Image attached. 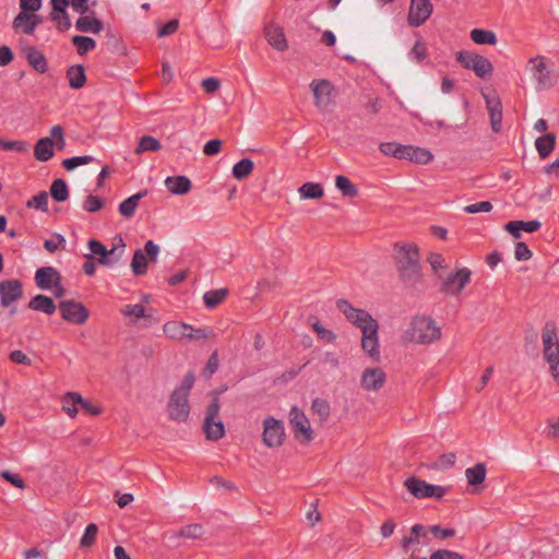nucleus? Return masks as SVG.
Wrapping results in <instances>:
<instances>
[{"instance_id": "f257e3e1", "label": "nucleus", "mask_w": 559, "mask_h": 559, "mask_svg": "<svg viewBox=\"0 0 559 559\" xmlns=\"http://www.w3.org/2000/svg\"><path fill=\"white\" fill-rule=\"evenodd\" d=\"M337 309L345 318L361 333V348L373 361L380 359L379 323L364 309L353 307L347 300L340 299L336 302Z\"/></svg>"}, {"instance_id": "f03ea898", "label": "nucleus", "mask_w": 559, "mask_h": 559, "mask_svg": "<svg viewBox=\"0 0 559 559\" xmlns=\"http://www.w3.org/2000/svg\"><path fill=\"white\" fill-rule=\"evenodd\" d=\"M394 257L402 280L407 283H416L420 278L418 248L413 243H396Z\"/></svg>"}, {"instance_id": "7ed1b4c3", "label": "nucleus", "mask_w": 559, "mask_h": 559, "mask_svg": "<svg viewBox=\"0 0 559 559\" xmlns=\"http://www.w3.org/2000/svg\"><path fill=\"white\" fill-rule=\"evenodd\" d=\"M441 337V329L430 317L416 316L405 331V340L415 344H430Z\"/></svg>"}, {"instance_id": "20e7f679", "label": "nucleus", "mask_w": 559, "mask_h": 559, "mask_svg": "<svg viewBox=\"0 0 559 559\" xmlns=\"http://www.w3.org/2000/svg\"><path fill=\"white\" fill-rule=\"evenodd\" d=\"M379 150L385 156L406 159L423 165L429 164L433 159V155L430 151L414 145L385 142L380 144Z\"/></svg>"}, {"instance_id": "39448f33", "label": "nucleus", "mask_w": 559, "mask_h": 559, "mask_svg": "<svg viewBox=\"0 0 559 559\" xmlns=\"http://www.w3.org/2000/svg\"><path fill=\"white\" fill-rule=\"evenodd\" d=\"M548 64V58L542 55L531 57L525 64V71L534 80L536 91L550 90L554 86Z\"/></svg>"}, {"instance_id": "423d86ee", "label": "nucleus", "mask_w": 559, "mask_h": 559, "mask_svg": "<svg viewBox=\"0 0 559 559\" xmlns=\"http://www.w3.org/2000/svg\"><path fill=\"white\" fill-rule=\"evenodd\" d=\"M219 402L215 397L206 407L203 430L207 440L218 441L225 436V426L219 419Z\"/></svg>"}, {"instance_id": "0eeeda50", "label": "nucleus", "mask_w": 559, "mask_h": 559, "mask_svg": "<svg viewBox=\"0 0 559 559\" xmlns=\"http://www.w3.org/2000/svg\"><path fill=\"white\" fill-rule=\"evenodd\" d=\"M63 150L66 140L63 129L61 126L56 124L50 130V136L37 140V160L47 162L55 155L53 147Z\"/></svg>"}, {"instance_id": "6e6552de", "label": "nucleus", "mask_w": 559, "mask_h": 559, "mask_svg": "<svg viewBox=\"0 0 559 559\" xmlns=\"http://www.w3.org/2000/svg\"><path fill=\"white\" fill-rule=\"evenodd\" d=\"M543 353L545 360L549 364L550 371L559 366V338L555 324L547 322L542 333Z\"/></svg>"}, {"instance_id": "1a4fd4ad", "label": "nucleus", "mask_w": 559, "mask_h": 559, "mask_svg": "<svg viewBox=\"0 0 559 559\" xmlns=\"http://www.w3.org/2000/svg\"><path fill=\"white\" fill-rule=\"evenodd\" d=\"M456 60L463 68L473 70L478 78L485 79L492 74V63L484 56L461 50L456 53Z\"/></svg>"}, {"instance_id": "9d476101", "label": "nucleus", "mask_w": 559, "mask_h": 559, "mask_svg": "<svg viewBox=\"0 0 559 559\" xmlns=\"http://www.w3.org/2000/svg\"><path fill=\"white\" fill-rule=\"evenodd\" d=\"M21 12L14 17L12 27L17 34L35 33V0H20Z\"/></svg>"}, {"instance_id": "9b49d317", "label": "nucleus", "mask_w": 559, "mask_h": 559, "mask_svg": "<svg viewBox=\"0 0 559 559\" xmlns=\"http://www.w3.org/2000/svg\"><path fill=\"white\" fill-rule=\"evenodd\" d=\"M159 247L153 240H147L144 249L135 250L131 260V270L135 276L144 275L147 272V262H156Z\"/></svg>"}, {"instance_id": "f8f14e48", "label": "nucleus", "mask_w": 559, "mask_h": 559, "mask_svg": "<svg viewBox=\"0 0 559 559\" xmlns=\"http://www.w3.org/2000/svg\"><path fill=\"white\" fill-rule=\"evenodd\" d=\"M405 488L417 499L437 498L441 499L447 489L439 485L428 484L417 477H408L404 481Z\"/></svg>"}, {"instance_id": "ddd939ff", "label": "nucleus", "mask_w": 559, "mask_h": 559, "mask_svg": "<svg viewBox=\"0 0 559 559\" xmlns=\"http://www.w3.org/2000/svg\"><path fill=\"white\" fill-rule=\"evenodd\" d=\"M472 272L467 267H461L456 272L451 273L441 283L440 292L450 295L459 296L465 286L471 282Z\"/></svg>"}, {"instance_id": "4468645a", "label": "nucleus", "mask_w": 559, "mask_h": 559, "mask_svg": "<svg viewBox=\"0 0 559 559\" xmlns=\"http://www.w3.org/2000/svg\"><path fill=\"white\" fill-rule=\"evenodd\" d=\"M60 280V274L51 266L37 269V287L50 290L57 298L64 295V288Z\"/></svg>"}, {"instance_id": "2eb2a0df", "label": "nucleus", "mask_w": 559, "mask_h": 559, "mask_svg": "<svg viewBox=\"0 0 559 559\" xmlns=\"http://www.w3.org/2000/svg\"><path fill=\"white\" fill-rule=\"evenodd\" d=\"M168 416L177 423H186L190 415L189 396L174 391L167 404Z\"/></svg>"}, {"instance_id": "dca6fc26", "label": "nucleus", "mask_w": 559, "mask_h": 559, "mask_svg": "<svg viewBox=\"0 0 559 559\" xmlns=\"http://www.w3.org/2000/svg\"><path fill=\"white\" fill-rule=\"evenodd\" d=\"M263 443L269 448L280 447L285 439L284 424L280 419L270 416L263 421Z\"/></svg>"}, {"instance_id": "f3484780", "label": "nucleus", "mask_w": 559, "mask_h": 559, "mask_svg": "<svg viewBox=\"0 0 559 559\" xmlns=\"http://www.w3.org/2000/svg\"><path fill=\"white\" fill-rule=\"evenodd\" d=\"M431 0H411L407 24L412 27L421 26L432 14Z\"/></svg>"}, {"instance_id": "a211bd4d", "label": "nucleus", "mask_w": 559, "mask_h": 559, "mask_svg": "<svg viewBox=\"0 0 559 559\" xmlns=\"http://www.w3.org/2000/svg\"><path fill=\"white\" fill-rule=\"evenodd\" d=\"M290 425L295 438L302 443H308L313 439L311 426L306 415L297 407H293L289 413Z\"/></svg>"}, {"instance_id": "6ab92c4d", "label": "nucleus", "mask_w": 559, "mask_h": 559, "mask_svg": "<svg viewBox=\"0 0 559 559\" xmlns=\"http://www.w3.org/2000/svg\"><path fill=\"white\" fill-rule=\"evenodd\" d=\"M310 88L313 93L314 104L320 111H325L332 104V94L334 86L328 80H313L310 83Z\"/></svg>"}, {"instance_id": "aec40b11", "label": "nucleus", "mask_w": 559, "mask_h": 559, "mask_svg": "<svg viewBox=\"0 0 559 559\" xmlns=\"http://www.w3.org/2000/svg\"><path fill=\"white\" fill-rule=\"evenodd\" d=\"M59 311L66 321L73 324H83L88 318L87 309L73 300H63L59 305Z\"/></svg>"}, {"instance_id": "412c9836", "label": "nucleus", "mask_w": 559, "mask_h": 559, "mask_svg": "<svg viewBox=\"0 0 559 559\" xmlns=\"http://www.w3.org/2000/svg\"><path fill=\"white\" fill-rule=\"evenodd\" d=\"M486 108L490 118L491 130L495 133L501 131L502 127V104L498 95H484Z\"/></svg>"}, {"instance_id": "4be33fe9", "label": "nucleus", "mask_w": 559, "mask_h": 559, "mask_svg": "<svg viewBox=\"0 0 559 559\" xmlns=\"http://www.w3.org/2000/svg\"><path fill=\"white\" fill-rule=\"evenodd\" d=\"M126 243L121 236H117L110 249L105 248L103 253L98 254V263L105 266H111L120 261L124 253Z\"/></svg>"}, {"instance_id": "5701e85b", "label": "nucleus", "mask_w": 559, "mask_h": 559, "mask_svg": "<svg viewBox=\"0 0 559 559\" xmlns=\"http://www.w3.org/2000/svg\"><path fill=\"white\" fill-rule=\"evenodd\" d=\"M22 297V285L17 280H8L0 283V304L8 307Z\"/></svg>"}, {"instance_id": "b1692460", "label": "nucleus", "mask_w": 559, "mask_h": 559, "mask_svg": "<svg viewBox=\"0 0 559 559\" xmlns=\"http://www.w3.org/2000/svg\"><path fill=\"white\" fill-rule=\"evenodd\" d=\"M385 373L381 368H368L362 372L361 386L366 391H379L385 382Z\"/></svg>"}, {"instance_id": "393cba45", "label": "nucleus", "mask_w": 559, "mask_h": 559, "mask_svg": "<svg viewBox=\"0 0 559 559\" xmlns=\"http://www.w3.org/2000/svg\"><path fill=\"white\" fill-rule=\"evenodd\" d=\"M90 14H83L75 21V29L80 33L99 34L104 29V23L94 16V12L90 10Z\"/></svg>"}, {"instance_id": "a878e982", "label": "nucleus", "mask_w": 559, "mask_h": 559, "mask_svg": "<svg viewBox=\"0 0 559 559\" xmlns=\"http://www.w3.org/2000/svg\"><path fill=\"white\" fill-rule=\"evenodd\" d=\"M163 331L165 335L175 341L187 340L188 331H193V326L179 321H168L164 324Z\"/></svg>"}, {"instance_id": "bb28decb", "label": "nucleus", "mask_w": 559, "mask_h": 559, "mask_svg": "<svg viewBox=\"0 0 559 559\" xmlns=\"http://www.w3.org/2000/svg\"><path fill=\"white\" fill-rule=\"evenodd\" d=\"M166 188L177 195H182L191 190V181L186 176L167 177L165 180Z\"/></svg>"}, {"instance_id": "cd10ccee", "label": "nucleus", "mask_w": 559, "mask_h": 559, "mask_svg": "<svg viewBox=\"0 0 559 559\" xmlns=\"http://www.w3.org/2000/svg\"><path fill=\"white\" fill-rule=\"evenodd\" d=\"M265 36L267 43L276 50L284 51L287 49V40L282 28L277 26H267L265 28Z\"/></svg>"}, {"instance_id": "c85d7f7f", "label": "nucleus", "mask_w": 559, "mask_h": 559, "mask_svg": "<svg viewBox=\"0 0 559 559\" xmlns=\"http://www.w3.org/2000/svg\"><path fill=\"white\" fill-rule=\"evenodd\" d=\"M62 409L71 417H75L79 413V408L81 403H83V397L81 394L76 392H68L63 395L62 400Z\"/></svg>"}, {"instance_id": "c756f323", "label": "nucleus", "mask_w": 559, "mask_h": 559, "mask_svg": "<svg viewBox=\"0 0 559 559\" xmlns=\"http://www.w3.org/2000/svg\"><path fill=\"white\" fill-rule=\"evenodd\" d=\"M556 144V136L554 133H547L536 139L535 147L540 158H547L554 151Z\"/></svg>"}, {"instance_id": "7c9ffc66", "label": "nucleus", "mask_w": 559, "mask_h": 559, "mask_svg": "<svg viewBox=\"0 0 559 559\" xmlns=\"http://www.w3.org/2000/svg\"><path fill=\"white\" fill-rule=\"evenodd\" d=\"M146 193H147V191L143 190V191H140V192L127 198L126 200H123L119 204L120 214L124 217H131L134 214L140 200L142 198H144L146 195Z\"/></svg>"}, {"instance_id": "2f4dec72", "label": "nucleus", "mask_w": 559, "mask_h": 559, "mask_svg": "<svg viewBox=\"0 0 559 559\" xmlns=\"http://www.w3.org/2000/svg\"><path fill=\"white\" fill-rule=\"evenodd\" d=\"M67 76L69 80V85L74 90L83 87L86 82L85 71L81 64L71 66L68 69Z\"/></svg>"}, {"instance_id": "473e14b6", "label": "nucleus", "mask_w": 559, "mask_h": 559, "mask_svg": "<svg viewBox=\"0 0 559 559\" xmlns=\"http://www.w3.org/2000/svg\"><path fill=\"white\" fill-rule=\"evenodd\" d=\"M486 473L487 469L484 463H477L476 465L466 468L465 476L468 485L477 486L484 483Z\"/></svg>"}, {"instance_id": "72a5a7b5", "label": "nucleus", "mask_w": 559, "mask_h": 559, "mask_svg": "<svg viewBox=\"0 0 559 559\" xmlns=\"http://www.w3.org/2000/svg\"><path fill=\"white\" fill-rule=\"evenodd\" d=\"M426 537L427 531L424 525L421 524H414L411 527V535L404 536L401 540L402 548L406 551L408 548L414 544H419V537Z\"/></svg>"}, {"instance_id": "f704fd0d", "label": "nucleus", "mask_w": 559, "mask_h": 559, "mask_svg": "<svg viewBox=\"0 0 559 559\" xmlns=\"http://www.w3.org/2000/svg\"><path fill=\"white\" fill-rule=\"evenodd\" d=\"M471 39L478 45H496L497 36L492 31L474 28L471 32Z\"/></svg>"}, {"instance_id": "c9c22d12", "label": "nucleus", "mask_w": 559, "mask_h": 559, "mask_svg": "<svg viewBox=\"0 0 559 559\" xmlns=\"http://www.w3.org/2000/svg\"><path fill=\"white\" fill-rule=\"evenodd\" d=\"M72 44L76 49L79 56H84L88 51L94 50L96 41L88 36L75 35L72 37Z\"/></svg>"}, {"instance_id": "e433bc0d", "label": "nucleus", "mask_w": 559, "mask_h": 559, "mask_svg": "<svg viewBox=\"0 0 559 559\" xmlns=\"http://www.w3.org/2000/svg\"><path fill=\"white\" fill-rule=\"evenodd\" d=\"M50 195L57 202H64L69 198V189L64 179H55L50 187Z\"/></svg>"}, {"instance_id": "4c0bfd02", "label": "nucleus", "mask_w": 559, "mask_h": 559, "mask_svg": "<svg viewBox=\"0 0 559 559\" xmlns=\"http://www.w3.org/2000/svg\"><path fill=\"white\" fill-rule=\"evenodd\" d=\"M301 199H320L323 197V188L320 183L306 182L299 188Z\"/></svg>"}, {"instance_id": "58836bf2", "label": "nucleus", "mask_w": 559, "mask_h": 559, "mask_svg": "<svg viewBox=\"0 0 559 559\" xmlns=\"http://www.w3.org/2000/svg\"><path fill=\"white\" fill-rule=\"evenodd\" d=\"M428 56V50L426 45L421 39L416 40L412 49L407 52V58L409 61L420 64Z\"/></svg>"}, {"instance_id": "ea45409f", "label": "nucleus", "mask_w": 559, "mask_h": 559, "mask_svg": "<svg viewBox=\"0 0 559 559\" xmlns=\"http://www.w3.org/2000/svg\"><path fill=\"white\" fill-rule=\"evenodd\" d=\"M335 186L344 197L354 198L358 194V189L356 186L343 175L336 176Z\"/></svg>"}, {"instance_id": "a19ab883", "label": "nucleus", "mask_w": 559, "mask_h": 559, "mask_svg": "<svg viewBox=\"0 0 559 559\" xmlns=\"http://www.w3.org/2000/svg\"><path fill=\"white\" fill-rule=\"evenodd\" d=\"M253 167L254 165L251 159L242 158L234 165L233 176L238 180H242L252 173Z\"/></svg>"}, {"instance_id": "79ce46f5", "label": "nucleus", "mask_w": 559, "mask_h": 559, "mask_svg": "<svg viewBox=\"0 0 559 559\" xmlns=\"http://www.w3.org/2000/svg\"><path fill=\"white\" fill-rule=\"evenodd\" d=\"M226 295H227V289H225V288L206 292L203 296V301H204L205 307L209 309L215 308L224 300Z\"/></svg>"}, {"instance_id": "37998d69", "label": "nucleus", "mask_w": 559, "mask_h": 559, "mask_svg": "<svg viewBox=\"0 0 559 559\" xmlns=\"http://www.w3.org/2000/svg\"><path fill=\"white\" fill-rule=\"evenodd\" d=\"M204 534L203 526L201 524H189L181 527L174 536L183 537L188 539H198Z\"/></svg>"}, {"instance_id": "c03bdc74", "label": "nucleus", "mask_w": 559, "mask_h": 559, "mask_svg": "<svg viewBox=\"0 0 559 559\" xmlns=\"http://www.w3.org/2000/svg\"><path fill=\"white\" fill-rule=\"evenodd\" d=\"M50 19L56 24V27L60 32H66L72 26V23H71V20H70V16H69L67 10L55 11V12L51 11Z\"/></svg>"}, {"instance_id": "a18cd8bd", "label": "nucleus", "mask_w": 559, "mask_h": 559, "mask_svg": "<svg viewBox=\"0 0 559 559\" xmlns=\"http://www.w3.org/2000/svg\"><path fill=\"white\" fill-rule=\"evenodd\" d=\"M160 143L157 139L151 135H144L140 139L138 147L135 150L136 153L143 152H156L160 148Z\"/></svg>"}, {"instance_id": "49530a36", "label": "nucleus", "mask_w": 559, "mask_h": 559, "mask_svg": "<svg viewBox=\"0 0 559 559\" xmlns=\"http://www.w3.org/2000/svg\"><path fill=\"white\" fill-rule=\"evenodd\" d=\"M94 160V157L91 155H84V156H74L70 158H66L62 162V166L67 170H73L79 166L87 165Z\"/></svg>"}, {"instance_id": "de8ad7c7", "label": "nucleus", "mask_w": 559, "mask_h": 559, "mask_svg": "<svg viewBox=\"0 0 559 559\" xmlns=\"http://www.w3.org/2000/svg\"><path fill=\"white\" fill-rule=\"evenodd\" d=\"M98 527L96 524L91 523L85 527V531L81 537L80 544L82 547H91L96 539Z\"/></svg>"}, {"instance_id": "09e8293b", "label": "nucleus", "mask_w": 559, "mask_h": 559, "mask_svg": "<svg viewBox=\"0 0 559 559\" xmlns=\"http://www.w3.org/2000/svg\"><path fill=\"white\" fill-rule=\"evenodd\" d=\"M66 245V239L60 234H53L49 239L44 241V248L50 252H56L59 248Z\"/></svg>"}, {"instance_id": "8fccbe9b", "label": "nucleus", "mask_w": 559, "mask_h": 559, "mask_svg": "<svg viewBox=\"0 0 559 559\" xmlns=\"http://www.w3.org/2000/svg\"><path fill=\"white\" fill-rule=\"evenodd\" d=\"M28 146L29 144L25 141H7L0 138V150L24 152Z\"/></svg>"}, {"instance_id": "3c124183", "label": "nucleus", "mask_w": 559, "mask_h": 559, "mask_svg": "<svg viewBox=\"0 0 559 559\" xmlns=\"http://www.w3.org/2000/svg\"><path fill=\"white\" fill-rule=\"evenodd\" d=\"M55 310L56 305L50 297L37 294V311H43L47 314H51L55 312Z\"/></svg>"}, {"instance_id": "603ef678", "label": "nucleus", "mask_w": 559, "mask_h": 559, "mask_svg": "<svg viewBox=\"0 0 559 559\" xmlns=\"http://www.w3.org/2000/svg\"><path fill=\"white\" fill-rule=\"evenodd\" d=\"M311 408L320 416L321 419H326L330 415V405L323 399H314L312 401Z\"/></svg>"}, {"instance_id": "864d4df0", "label": "nucleus", "mask_w": 559, "mask_h": 559, "mask_svg": "<svg viewBox=\"0 0 559 559\" xmlns=\"http://www.w3.org/2000/svg\"><path fill=\"white\" fill-rule=\"evenodd\" d=\"M492 210V204L489 201H480L464 207V212L468 214L487 213Z\"/></svg>"}, {"instance_id": "5fc2aeb1", "label": "nucleus", "mask_w": 559, "mask_h": 559, "mask_svg": "<svg viewBox=\"0 0 559 559\" xmlns=\"http://www.w3.org/2000/svg\"><path fill=\"white\" fill-rule=\"evenodd\" d=\"M121 312L124 317H134L135 319L145 317V308L141 304L127 305Z\"/></svg>"}, {"instance_id": "6e6d98bb", "label": "nucleus", "mask_w": 559, "mask_h": 559, "mask_svg": "<svg viewBox=\"0 0 559 559\" xmlns=\"http://www.w3.org/2000/svg\"><path fill=\"white\" fill-rule=\"evenodd\" d=\"M103 205L104 201L102 198L96 195H88L83 203V209L88 213H95L99 211Z\"/></svg>"}, {"instance_id": "4d7b16f0", "label": "nucleus", "mask_w": 559, "mask_h": 559, "mask_svg": "<svg viewBox=\"0 0 559 559\" xmlns=\"http://www.w3.org/2000/svg\"><path fill=\"white\" fill-rule=\"evenodd\" d=\"M194 373L188 372L182 379L181 383L174 391L189 396L190 391L194 384Z\"/></svg>"}, {"instance_id": "13d9d810", "label": "nucleus", "mask_w": 559, "mask_h": 559, "mask_svg": "<svg viewBox=\"0 0 559 559\" xmlns=\"http://www.w3.org/2000/svg\"><path fill=\"white\" fill-rule=\"evenodd\" d=\"M19 45L29 66L35 69V47L28 45L27 40L24 38L19 40Z\"/></svg>"}, {"instance_id": "bf43d9fd", "label": "nucleus", "mask_w": 559, "mask_h": 559, "mask_svg": "<svg viewBox=\"0 0 559 559\" xmlns=\"http://www.w3.org/2000/svg\"><path fill=\"white\" fill-rule=\"evenodd\" d=\"M312 328L321 340L328 343H333L335 341V334L332 331L323 328L319 321L314 322Z\"/></svg>"}, {"instance_id": "052dcab7", "label": "nucleus", "mask_w": 559, "mask_h": 559, "mask_svg": "<svg viewBox=\"0 0 559 559\" xmlns=\"http://www.w3.org/2000/svg\"><path fill=\"white\" fill-rule=\"evenodd\" d=\"M429 531L433 534L435 537L439 539H445L453 537L455 535V531L451 527H441L439 525H431Z\"/></svg>"}, {"instance_id": "680f3d73", "label": "nucleus", "mask_w": 559, "mask_h": 559, "mask_svg": "<svg viewBox=\"0 0 559 559\" xmlns=\"http://www.w3.org/2000/svg\"><path fill=\"white\" fill-rule=\"evenodd\" d=\"M429 559H464L462 555L449 549L435 550Z\"/></svg>"}, {"instance_id": "e2e57ef3", "label": "nucleus", "mask_w": 559, "mask_h": 559, "mask_svg": "<svg viewBox=\"0 0 559 559\" xmlns=\"http://www.w3.org/2000/svg\"><path fill=\"white\" fill-rule=\"evenodd\" d=\"M514 257L518 261H526L532 258V251L525 242H518L515 245Z\"/></svg>"}, {"instance_id": "0e129e2a", "label": "nucleus", "mask_w": 559, "mask_h": 559, "mask_svg": "<svg viewBox=\"0 0 559 559\" xmlns=\"http://www.w3.org/2000/svg\"><path fill=\"white\" fill-rule=\"evenodd\" d=\"M218 369V357H217V353H213L206 365H205V368L203 370V374L206 377V378H211Z\"/></svg>"}, {"instance_id": "69168bd1", "label": "nucleus", "mask_w": 559, "mask_h": 559, "mask_svg": "<svg viewBox=\"0 0 559 559\" xmlns=\"http://www.w3.org/2000/svg\"><path fill=\"white\" fill-rule=\"evenodd\" d=\"M179 27L178 20H171L167 22L165 25H163L157 33L158 37H166L177 32Z\"/></svg>"}, {"instance_id": "338daca9", "label": "nucleus", "mask_w": 559, "mask_h": 559, "mask_svg": "<svg viewBox=\"0 0 559 559\" xmlns=\"http://www.w3.org/2000/svg\"><path fill=\"white\" fill-rule=\"evenodd\" d=\"M222 147V141L218 139L210 140L205 143L203 146V153L207 156H213L217 153H219Z\"/></svg>"}, {"instance_id": "774afa93", "label": "nucleus", "mask_w": 559, "mask_h": 559, "mask_svg": "<svg viewBox=\"0 0 559 559\" xmlns=\"http://www.w3.org/2000/svg\"><path fill=\"white\" fill-rule=\"evenodd\" d=\"M428 262L435 272L445 267L444 258L442 257V254L437 252H432L429 254Z\"/></svg>"}]
</instances>
